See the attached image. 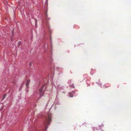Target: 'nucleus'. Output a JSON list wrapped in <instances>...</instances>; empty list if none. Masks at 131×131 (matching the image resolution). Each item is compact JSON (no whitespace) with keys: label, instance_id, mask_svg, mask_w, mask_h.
Masks as SVG:
<instances>
[{"label":"nucleus","instance_id":"nucleus-10","mask_svg":"<svg viewBox=\"0 0 131 131\" xmlns=\"http://www.w3.org/2000/svg\"><path fill=\"white\" fill-rule=\"evenodd\" d=\"M14 31V30H13V31H12V34H13V31Z\"/></svg>","mask_w":131,"mask_h":131},{"label":"nucleus","instance_id":"nucleus-5","mask_svg":"<svg viewBox=\"0 0 131 131\" xmlns=\"http://www.w3.org/2000/svg\"><path fill=\"white\" fill-rule=\"evenodd\" d=\"M70 87H71L72 88H73L74 87V86L73 85V84H71V85H70Z\"/></svg>","mask_w":131,"mask_h":131},{"label":"nucleus","instance_id":"nucleus-2","mask_svg":"<svg viewBox=\"0 0 131 131\" xmlns=\"http://www.w3.org/2000/svg\"><path fill=\"white\" fill-rule=\"evenodd\" d=\"M44 86V85H43L41 89L39 90V92L40 93V97H41L43 95V92H42V91Z\"/></svg>","mask_w":131,"mask_h":131},{"label":"nucleus","instance_id":"nucleus-11","mask_svg":"<svg viewBox=\"0 0 131 131\" xmlns=\"http://www.w3.org/2000/svg\"><path fill=\"white\" fill-rule=\"evenodd\" d=\"M103 126V125H102V126L101 125H99L100 126Z\"/></svg>","mask_w":131,"mask_h":131},{"label":"nucleus","instance_id":"nucleus-8","mask_svg":"<svg viewBox=\"0 0 131 131\" xmlns=\"http://www.w3.org/2000/svg\"><path fill=\"white\" fill-rule=\"evenodd\" d=\"M37 20H35V23H35V24L36 25V22H37Z\"/></svg>","mask_w":131,"mask_h":131},{"label":"nucleus","instance_id":"nucleus-6","mask_svg":"<svg viewBox=\"0 0 131 131\" xmlns=\"http://www.w3.org/2000/svg\"><path fill=\"white\" fill-rule=\"evenodd\" d=\"M6 96V94H4L3 97L4 98H5Z\"/></svg>","mask_w":131,"mask_h":131},{"label":"nucleus","instance_id":"nucleus-7","mask_svg":"<svg viewBox=\"0 0 131 131\" xmlns=\"http://www.w3.org/2000/svg\"><path fill=\"white\" fill-rule=\"evenodd\" d=\"M32 65V63L31 62H30L29 63V65L30 66H31Z\"/></svg>","mask_w":131,"mask_h":131},{"label":"nucleus","instance_id":"nucleus-4","mask_svg":"<svg viewBox=\"0 0 131 131\" xmlns=\"http://www.w3.org/2000/svg\"><path fill=\"white\" fill-rule=\"evenodd\" d=\"M69 96L70 97H72L73 96V95L70 92L69 93Z\"/></svg>","mask_w":131,"mask_h":131},{"label":"nucleus","instance_id":"nucleus-9","mask_svg":"<svg viewBox=\"0 0 131 131\" xmlns=\"http://www.w3.org/2000/svg\"><path fill=\"white\" fill-rule=\"evenodd\" d=\"M4 99V98L3 97V98L2 99V101Z\"/></svg>","mask_w":131,"mask_h":131},{"label":"nucleus","instance_id":"nucleus-3","mask_svg":"<svg viewBox=\"0 0 131 131\" xmlns=\"http://www.w3.org/2000/svg\"><path fill=\"white\" fill-rule=\"evenodd\" d=\"M30 83V81L29 80H27L26 83V86L28 87V85L29 84V83Z\"/></svg>","mask_w":131,"mask_h":131},{"label":"nucleus","instance_id":"nucleus-1","mask_svg":"<svg viewBox=\"0 0 131 131\" xmlns=\"http://www.w3.org/2000/svg\"><path fill=\"white\" fill-rule=\"evenodd\" d=\"M51 114L50 113H48V117L46 118L44 123V125H45V128L47 127V125H48L50 124V121L51 119Z\"/></svg>","mask_w":131,"mask_h":131}]
</instances>
